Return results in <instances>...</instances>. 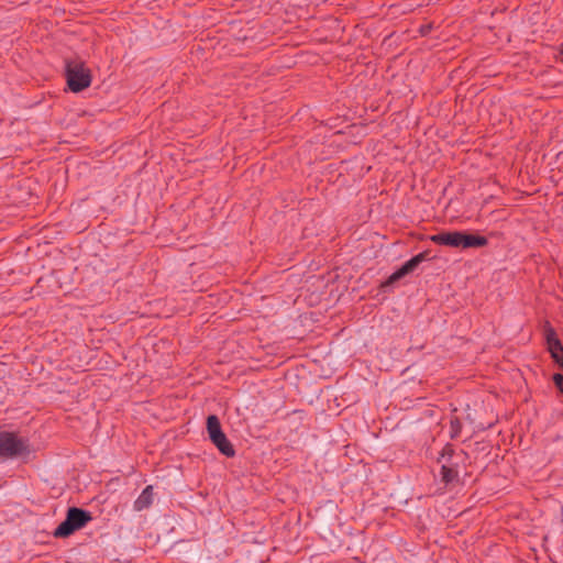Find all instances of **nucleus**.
<instances>
[{"label": "nucleus", "instance_id": "obj_14", "mask_svg": "<svg viewBox=\"0 0 563 563\" xmlns=\"http://www.w3.org/2000/svg\"><path fill=\"white\" fill-rule=\"evenodd\" d=\"M559 52H560L561 55H563V43L560 45Z\"/></svg>", "mask_w": 563, "mask_h": 563}, {"label": "nucleus", "instance_id": "obj_1", "mask_svg": "<svg viewBox=\"0 0 563 563\" xmlns=\"http://www.w3.org/2000/svg\"><path fill=\"white\" fill-rule=\"evenodd\" d=\"M468 454L461 450L456 452L454 445L446 443L437 459L438 463H442L440 470L441 482L448 486L457 483L460 478L461 465L467 460Z\"/></svg>", "mask_w": 563, "mask_h": 563}, {"label": "nucleus", "instance_id": "obj_7", "mask_svg": "<svg viewBox=\"0 0 563 563\" xmlns=\"http://www.w3.org/2000/svg\"><path fill=\"white\" fill-rule=\"evenodd\" d=\"M431 251H423L410 260L405 262L397 271H395L385 282H383L379 286L380 289H385L386 287L391 286L399 279L404 278L406 275L412 273L422 262L430 260Z\"/></svg>", "mask_w": 563, "mask_h": 563}, {"label": "nucleus", "instance_id": "obj_5", "mask_svg": "<svg viewBox=\"0 0 563 563\" xmlns=\"http://www.w3.org/2000/svg\"><path fill=\"white\" fill-rule=\"evenodd\" d=\"M207 431L209 434V439L214 444V446L219 450L221 454L227 457H233L235 455V450L233 444L227 438L225 433L222 430L221 422L216 415H209L207 417Z\"/></svg>", "mask_w": 563, "mask_h": 563}, {"label": "nucleus", "instance_id": "obj_4", "mask_svg": "<svg viewBox=\"0 0 563 563\" xmlns=\"http://www.w3.org/2000/svg\"><path fill=\"white\" fill-rule=\"evenodd\" d=\"M92 520L90 511L79 508L69 507L64 521H62L54 531L56 538H68L76 531L82 529Z\"/></svg>", "mask_w": 563, "mask_h": 563}, {"label": "nucleus", "instance_id": "obj_3", "mask_svg": "<svg viewBox=\"0 0 563 563\" xmlns=\"http://www.w3.org/2000/svg\"><path fill=\"white\" fill-rule=\"evenodd\" d=\"M64 76L68 89L75 93L89 88L92 81L91 70L78 59H65Z\"/></svg>", "mask_w": 563, "mask_h": 563}, {"label": "nucleus", "instance_id": "obj_6", "mask_svg": "<svg viewBox=\"0 0 563 563\" xmlns=\"http://www.w3.org/2000/svg\"><path fill=\"white\" fill-rule=\"evenodd\" d=\"M27 443L12 432H0V456L14 459L27 453Z\"/></svg>", "mask_w": 563, "mask_h": 563}, {"label": "nucleus", "instance_id": "obj_13", "mask_svg": "<svg viewBox=\"0 0 563 563\" xmlns=\"http://www.w3.org/2000/svg\"><path fill=\"white\" fill-rule=\"evenodd\" d=\"M430 29H431V26H430V25H422V26L420 27V33H421V35H426V34L429 32V30H430Z\"/></svg>", "mask_w": 563, "mask_h": 563}, {"label": "nucleus", "instance_id": "obj_10", "mask_svg": "<svg viewBox=\"0 0 563 563\" xmlns=\"http://www.w3.org/2000/svg\"><path fill=\"white\" fill-rule=\"evenodd\" d=\"M462 432V422L457 416H452L450 419V438L457 439Z\"/></svg>", "mask_w": 563, "mask_h": 563}, {"label": "nucleus", "instance_id": "obj_12", "mask_svg": "<svg viewBox=\"0 0 563 563\" xmlns=\"http://www.w3.org/2000/svg\"><path fill=\"white\" fill-rule=\"evenodd\" d=\"M552 360L559 365L561 369H563V351L556 354Z\"/></svg>", "mask_w": 563, "mask_h": 563}, {"label": "nucleus", "instance_id": "obj_11", "mask_svg": "<svg viewBox=\"0 0 563 563\" xmlns=\"http://www.w3.org/2000/svg\"><path fill=\"white\" fill-rule=\"evenodd\" d=\"M552 382H553L555 388L558 389V391L560 393V395L563 396V374L554 373L552 375Z\"/></svg>", "mask_w": 563, "mask_h": 563}, {"label": "nucleus", "instance_id": "obj_2", "mask_svg": "<svg viewBox=\"0 0 563 563\" xmlns=\"http://www.w3.org/2000/svg\"><path fill=\"white\" fill-rule=\"evenodd\" d=\"M430 240L438 244L454 249H479L488 244L484 235L474 234L467 231H442L430 236Z\"/></svg>", "mask_w": 563, "mask_h": 563}, {"label": "nucleus", "instance_id": "obj_8", "mask_svg": "<svg viewBox=\"0 0 563 563\" xmlns=\"http://www.w3.org/2000/svg\"><path fill=\"white\" fill-rule=\"evenodd\" d=\"M544 339L547 343V350L549 351L551 358L563 351V344L558 338L555 329L549 321L544 322L543 325Z\"/></svg>", "mask_w": 563, "mask_h": 563}, {"label": "nucleus", "instance_id": "obj_9", "mask_svg": "<svg viewBox=\"0 0 563 563\" xmlns=\"http://www.w3.org/2000/svg\"><path fill=\"white\" fill-rule=\"evenodd\" d=\"M153 486L148 485L146 486L140 496L135 499L133 504V509L135 511H142L144 509H147L153 504Z\"/></svg>", "mask_w": 563, "mask_h": 563}]
</instances>
